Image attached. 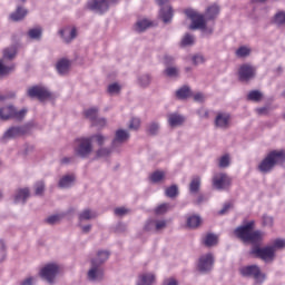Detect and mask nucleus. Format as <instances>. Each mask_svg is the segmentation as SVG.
<instances>
[{
  "label": "nucleus",
  "instance_id": "72a5a7b5",
  "mask_svg": "<svg viewBox=\"0 0 285 285\" xmlns=\"http://www.w3.org/2000/svg\"><path fill=\"white\" fill-rule=\"evenodd\" d=\"M193 92L190 91V87L188 86H183L176 91V97L177 99H188Z\"/></svg>",
  "mask_w": 285,
  "mask_h": 285
},
{
  "label": "nucleus",
  "instance_id": "393cba45",
  "mask_svg": "<svg viewBox=\"0 0 285 285\" xmlns=\"http://www.w3.org/2000/svg\"><path fill=\"white\" fill-rule=\"evenodd\" d=\"M14 70V65H8L3 58H0V79H3V77H8L10 72Z\"/></svg>",
  "mask_w": 285,
  "mask_h": 285
},
{
  "label": "nucleus",
  "instance_id": "de8ad7c7",
  "mask_svg": "<svg viewBox=\"0 0 285 285\" xmlns=\"http://www.w3.org/2000/svg\"><path fill=\"white\" fill-rule=\"evenodd\" d=\"M271 247L273 248L274 253H275V250H279L281 248H284L285 247V239L284 238L275 239L273 242V244L271 245Z\"/></svg>",
  "mask_w": 285,
  "mask_h": 285
},
{
  "label": "nucleus",
  "instance_id": "49530a36",
  "mask_svg": "<svg viewBox=\"0 0 285 285\" xmlns=\"http://www.w3.org/2000/svg\"><path fill=\"white\" fill-rule=\"evenodd\" d=\"M178 193H179V189H178L177 185H171L170 187H168L166 189L165 195L167 197L173 198V197H177Z\"/></svg>",
  "mask_w": 285,
  "mask_h": 285
},
{
  "label": "nucleus",
  "instance_id": "1a4fd4ad",
  "mask_svg": "<svg viewBox=\"0 0 285 285\" xmlns=\"http://www.w3.org/2000/svg\"><path fill=\"white\" fill-rule=\"evenodd\" d=\"M232 181L226 173H218L213 176L212 184L216 190H226V188L230 187Z\"/></svg>",
  "mask_w": 285,
  "mask_h": 285
},
{
  "label": "nucleus",
  "instance_id": "f704fd0d",
  "mask_svg": "<svg viewBox=\"0 0 285 285\" xmlns=\"http://www.w3.org/2000/svg\"><path fill=\"white\" fill-rule=\"evenodd\" d=\"M42 35L43 30L41 29V27H37L28 31V37L33 39L35 41H40Z\"/></svg>",
  "mask_w": 285,
  "mask_h": 285
},
{
  "label": "nucleus",
  "instance_id": "dca6fc26",
  "mask_svg": "<svg viewBox=\"0 0 285 285\" xmlns=\"http://www.w3.org/2000/svg\"><path fill=\"white\" fill-rule=\"evenodd\" d=\"M215 264V257L213 254H205L200 256L198 261V269L200 273H208V271H213V265Z\"/></svg>",
  "mask_w": 285,
  "mask_h": 285
},
{
  "label": "nucleus",
  "instance_id": "09e8293b",
  "mask_svg": "<svg viewBox=\"0 0 285 285\" xmlns=\"http://www.w3.org/2000/svg\"><path fill=\"white\" fill-rule=\"evenodd\" d=\"M165 75L167 77H178L179 75V69L177 67H167L165 69Z\"/></svg>",
  "mask_w": 285,
  "mask_h": 285
},
{
  "label": "nucleus",
  "instance_id": "13d9d810",
  "mask_svg": "<svg viewBox=\"0 0 285 285\" xmlns=\"http://www.w3.org/2000/svg\"><path fill=\"white\" fill-rule=\"evenodd\" d=\"M191 61L194 66H200V63H204L206 61V58H204V56L202 55H195L193 56Z\"/></svg>",
  "mask_w": 285,
  "mask_h": 285
},
{
  "label": "nucleus",
  "instance_id": "4d7b16f0",
  "mask_svg": "<svg viewBox=\"0 0 285 285\" xmlns=\"http://www.w3.org/2000/svg\"><path fill=\"white\" fill-rule=\"evenodd\" d=\"M89 139H96L98 146H104V144H106V139H108L106 136L98 134V135H94L91 136Z\"/></svg>",
  "mask_w": 285,
  "mask_h": 285
},
{
  "label": "nucleus",
  "instance_id": "7ed1b4c3",
  "mask_svg": "<svg viewBox=\"0 0 285 285\" xmlns=\"http://www.w3.org/2000/svg\"><path fill=\"white\" fill-rule=\"evenodd\" d=\"M284 149L273 150L261 161V164H258V170L259 173L266 175V173H271V170H273L277 164H284Z\"/></svg>",
  "mask_w": 285,
  "mask_h": 285
},
{
  "label": "nucleus",
  "instance_id": "58836bf2",
  "mask_svg": "<svg viewBox=\"0 0 285 285\" xmlns=\"http://www.w3.org/2000/svg\"><path fill=\"white\" fill-rule=\"evenodd\" d=\"M195 45V36L190 35V33H186L181 41H180V46L183 48H186L188 46H194Z\"/></svg>",
  "mask_w": 285,
  "mask_h": 285
},
{
  "label": "nucleus",
  "instance_id": "6e6552de",
  "mask_svg": "<svg viewBox=\"0 0 285 285\" xmlns=\"http://www.w3.org/2000/svg\"><path fill=\"white\" fill-rule=\"evenodd\" d=\"M40 277L48 282V284H55L57 275H59V266L55 263L45 265L39 273Z\"/></svg>",
  "mask_w": 285,
  "mask_h": 285
},
{
  "label": "nucleus",
  "instance_id": "a18cd8bd",
  "mask_svg": "<svg viewBox=\"0 0 285 285\" xmlns=\"http://www.w3.org/2000/svg\"><path fill=\"white\" fill-rule=\"evenodd\" d=\"M111 154H112V149H110L108 147H101L96 153L97 157H99V158L110 157Z\"/></svg>",
  "mask_w": 285,
  "mask_h": 285
},
{
  "label": "nucleus",
  "instance_id": "774afa93",
  "mask_svg": "<svg viewBox=\"0 0 285 285\" xmlns=\"http://www.w3.org/2000/svg\"><path fill=\"white\" fill-rule=\"evenodd\" d=\"M163 285H179V283H177V279L175 278H167L164 281Z\"/></svg>",
  "mask_w": 285,
  "mask_h": 285
},
{
  "label": "nucleus",
  "instance_id": "b1692460",
  "mask_svg": "<svg viewBox=\"0 0 285 285\" xmlns=\"http://www.w3.org/2000/svg\"><path fill=\"white\" fill-rule=\"evenodd\" d=\"M57 71L60 75H68L70 71V60L62 58L56 65Z\"/></svg>",
  "mask_w": 285,
  "mask_h": 285
},
{
  "label": "nucleus",
  "instance_id": "a211bd4d",
  "mask_svg": "<svg viewBox=\"0 0 285 285\" xmlns=\"http://www.w3.org/2000/svg\"><path fill=\"white\" fill-rule=\"evenodd\" d=\"M58 35L61 37L65 43H71L77 39V28L75 27H65L58 31Z\"/></svg>",
  "mask_w": 285,
  "mask_h": 285
},
{
  "label": "nucleus",
  "instance_id": "338daca9",
  "mask_svg": "<svg viewBox=\"0 0 285 285\" xmlns=\"http://www.w3.org/2000/svg\"><path fill=\"white\" fill-rule=\"evenodd\" d=\"M92 126H97L98 128H104L106 126V120L105 118H97L94 122Z\"/></svg>",
  "mask_w": 285,
  "mask_h": 285
},
{
  "label": "nucleus",
  "instance_id": "ddd939ff",
  "mask_svg": "<svg viewBox=\"0 0 285 285\" xmlns=\"http://www.w3.org/2000/svg\"><path fill=\"white\" fill-rule=\"evenodd\" d=\"M130 139V132L126 129H118L116 130L115 138L111 142L112 150H117V148H120V146H124L126 141Z\"/></svg>",
  "mask_w": 285,
  "mask_h": 285
},
{
  "label": "nucleus",
  "instance_id": "37998d69",
  "mask_svg": "<svg viewBox=\"0 0 285 285\" xmlns=\"http://www.w3.org/2000/svg\"><path fill=\"white\" fill-rule=\"evenodd\" d=\"M99 109L97 108H90L85 111V116L87 119H89L91 122H94L98 117Z\"/></svg>",
  "mask_w": 285,
  "mask_h": 285
},
{
  "label": "nucleus",
  "instance_id": "bb28decb",
  "mask_svg": "<svg viewBox=\"0 0 285 285\" xmlns=\"http://www.w3.org/2000/svg\"><path fill=\"white\" fill-rule=\"evenodd\" d=\"M14 57H17V47L16 46H11L8 47L6 49H3L2 52V59L8 61H12V59H14Z\"/></svg>",
  "mask_w": 285,
  "mask_h": 285
},
{
  "label": "nucleus",
  "instance_id": "ea45409f",
  "mask_svg": "<svg viewBox=\"0 0 285 285\" xmlns=\"http://www.w3.org/2000/svg\"><path fill=\"white\" fill-rule=\"evenodd\" d=\"M164 177H166V173L157 170L150 175V181H153V184H159V181L164 180Z\"/></svg>",
  "mask_w": 285,
  "mask_h": 285
},
{
  "label": "nucleus",
  "instance_id": "20e7f679",
  "mask_svg": "<svg viewBox=\"0 0 285 285\" xmlns=\"http://www.w3.org/2000/svg\"><path fill=\"white\" fill-rule=\"evenodd\" d=\"M28 115V109L22 108L20 110L12 105H8L0 108V119L1 121H8L10 119H14L16 121H23Z\"/></svg>",
  "mask_w": 285,
  "mask_h": 285
},
{
  "label": "nucleus",
  "instance_id": "052dcab7",
  "mask_svg": "<svg viewBox=\"0 0 285 285\" xmlns=\"http://www.w3.org/2000/svg\"><path fill=\"white\" fill-rule=\"evenodd\" d=\"M263 226H267V228L273 227V216L264 215L263 216Z\"/></svg>",
  "mask_w": 285,
  "mask_h": 285
},
{
  "label": "nucleus",
  "instance_id": "39448f33",
  "mask_svg": "<svg viewBox=\"0 0 285 285\" xmlns=\"http://www.w3.org/2000/svg\"><path fill=\"white\" fill-rule=\"evenodd\" d=\"M75 153L77 157L86 159L90 157L92 153V139L91 138H79L76 140Z\"/></svg>",
  "mask_w": 285,
  "mask_h": 285
},
{
  "label": "nucleus",
  "instance_id": "473e14b6",
  "mask_svg": "<svg viewBox=\"0 0 285 285\" xmlns=\"http://www.w3.org/2000/svg\"><path fill=\"white\" fill-rule=\"evenodd\" d=\"M97 217V212L90 210V209H83L79 214V222H88L90 219H95Z\"/></svg>",
  "mask_w": 285,
  "mask_h": 285
},
{
  "label": "nucleus",
  "instance_id": "412c9836",
  "mask_svg": "<svg viewBox=\"0 0 285 285\" xmlns=\"http://www.w3.org/2000/svg\"><path fill=\"white\" fill-rule=\"evenodd\" d=\"M155 274L153 273H142L138 276L136 285H153L155 284Z\"/></svg>",
  "mask_w": 285,
  "mask_h": 285
},
{
  "label": "nucleus",
  "instance_id": "4be33fe9",
  "mask_svg": "<svg viewBox=\"0 0 285 285\" xmlns=\"http://www.w3.org/2000/svg\"><path fill=\"white\" fill-rule=\"evenodd\" d=\"M28 197H30V189H19L14 195V204H24L28 202Z\"/></svg>",
  "mask_w": 285,
  "mask_h": 285
},
{
  "label": "nucleus",
  "instance_id": "e433bc0d",
  "mask_svg": "<svg viewBox=\"0 0 285 285\" xmlns=\"http://www.w3.org/2000/svg\"><path fill=\"white\" fill-rule=\"evenodd\" d=\"M150 81H153V78L148 73H144L138 77V86L141 88H148V86H150Z\"/></svg>",
  "mask_w": 285,
  "mask_h": 285
},
{
  "label": "nucleus",
  "instance_id": "4468645a",
  "mask_svg": "<svg viewBox=\"0 0 285 285\" xmlns=\"http://www.w3.org/2000/svg\"><path fill=\"white\" fill-rule=\"evenodd\" d=\"M169 0H156L157 6H160L159 17L163 19L164 23H170L173 21V7L166 6Z\"/></svg>",
  "mask_w": 285,
  "mask_h": 285
},
{
  "label": "nucleus",
  "instance_id": "9b49d317",
  "mask_svg": "<svg viewBox=\"0 0 285 285\" xmlns=\"http://www.w3.org/2000/svg\"><path fill=\"white\" fill-rule=\"evenodd\" d=\"M27 95L31 97V99H39V101H46V99H50V91L46 89V87L41 86L30 87L27 91Z\"/></svg>",
  "mask_w": 285,
  "mask_h": 285
},
{
  "label": "nucleus",
  "instance_id": "0eeeda50",
  "mask_svg": "<svg viewBox=\"0 0 285 285\" xmlns=\"http://www.w3.org/2000/svg\"><path fill=\"white\" fill-rule=\"evenodd\" d=\"M240 275H243V277H254L255 284H263V282L266 279V275L262 274V271L257 265L242 267Z\"/></svg>",
  "mask_w": 285,
  "mask_h": 285
},
{
  "label": "nucleus",
  "instance_id": "e2e57ef3",
  "mask_svg": "<svg viewBox=\"0 0 285 285\" xmlns=\"http://www.w3.org/2000/svg\"><path fill=\"white\" fill-rule=\"evenodd\" d=\"M166 220L161 219H156V233H159V230H164L166 228Z\"/></svg>",
  "mask_w": 285,
  "mask_h": 285
},
{
  "label": "nucleus",
  "instance_id": "c85d7f7f",
  "mask_svg": "<svg viewBox=\"0 0 285 285\" xmlns=\"http://www.w3.org/2000/svg\"><path fill=\"white\" fill-rule=\"evenodd\" d=\"M153 26V22L148 19H140L135 24L136 32H144L145 30H148Z\"/></svg>",
  "mask_w": 285,
  "mask_h": 285
},
{
  "label": "nucleus",
  "instance_id": "4c0bfd02",
  "mask_svg": "<svg viewBox=\"0 0 285 285\" xmlns=\"http://www.w3.org/2000/svg\"><path fill=\"white\" fill-rule=\"evenodd\" d=\"M247 99L249 101L259 102L262 99H264V94L259 90H253L247 95Z\"/></svg>",
  "mask_w": 285,
  "mask_h": 285
},
{
  "label": "nucleus",
  "instance_id": "a878e982",
  "mask_svg": "<svg viewBox=\"0 0 285 285\" xmlns=\"http://www.w3.org/2000/svg\"><path fill=\"white\" fill-rule=\"evenodd\" d=\"M272 23L276 28H285V11H277L272 19Z\"/></svg>",
  "mask_w": 285,
  "mask_h": 285
},
{
  "label": "nucleus",
  "instance_id": "a19ab883",
  "mask_svg": "<svg viewBox=\"0 0 285 285\" xmlns=\"http://www.w3.org/2000/svg\"><path fill=\"white\" fill-rule=\"evenodd\" d=\"M230 166V155L225 154L218 158V167L228 168Z\"/></svg>",
  "mask_w": 285,
  "mask_h": 285
},
{
  "label": "nucleus",
  "instance_id": "cd10ccee",
  "mask_svg": "<svg viewBox=\"0 0 285 285\" xmlns=\"http://www.w3.org/2000/svg\"><path fill=\"white\" fill-rule=\"evenodd\" d=\"M26 14H28V10L18 7L17 10L10 14V19L11 21H21L24 19Z\"/></svg>",
  "mask_w": 285,
  "mask_h": 285
},
{
  "label": "nucleus",
  "instance_id": "bf43d9fd",
  "mask_svg": "<svg viewBox=\"0 0 285 285\" xmlns=\"http://www.w3.org/2000/svg\"><path fill=\"white\" fill-rule=\"evenodd\" d=\"M36 284H37V277L35 276H29L20 283V285H36Z\"/></svg>",
  "mask_w": 285,
  "mask_h": 285
},
{
  "label": "nucleus",
  "instance_id": "6ab92c4d",
  "mask_svg": "<svg viewBox=\"0 0 285 285\" xmlns=\"http://www.w3.org/2000/svg\"><path fill=\"white\" fill-rule=\"evenodd\" d=\"M185 121L186 118L177 112H171L167 115V122L170 128H179V126H184Z\"/></svg>",
  "mask_w": 285,
  "mask_h": 285
},
{
  "label": "nucleus",
  "instance_id": "7c9ffc66",
  "mask_svg": "<svg viewBox=\"0 0 285 285\" xmlns=\"http://www.w3.org/2000/svg\"><path fill=\"white\" fill-rule=\"evenodd\" d=\"M218 16H219V6L217 4H213L208 7L205 12V17L208 20L217 19Z\"/></svg>",
  "mask_w": 285,
  "mask_h": 285
},
{
  "label": "nucleus",
  "instance_id": "5701e85b",
  "mask_svg": "<svg viewBox=\"0 0 285 285\" xmlns=\"http://www.w3.org/2000/svg\"><path fill=\"white\" fill-rule=\"evenodd\" d=\"M75 184V175H65L58 181L59 188H72Z\"/></svg>",
  "mask_w": 285,
  "mask_h": 285
},
{
  "label": "nucleus",
  "instance_id": "864d4df0",
  "mask_svg": "<svg viewBox=\"0 0 285 285\" xmlns=\"http://www.w3.org/2000/svg\"><path fill=\"white\" fill-rule=\"evenodd\" d=\"M139 126H141V120L139 118H131L129 130H139Z\"/></svg>",
  "mask_w": 285,
  "mask_h": 285
},
{
  "label": "nucleus",
  "instance_id": "2eb2a0df",
  "mask_svg": "<svg viewBox=\"0 0 285 285\" xmlns=\"http://www.w3.org/2000/svg\"><path fill=\"white\" fill-rule=\"evenodd\" d=\"M255 67L245 63L242 65L238 69V79L239 81H250V79H255Z\"/></svg>",
  "mask_w": 285,
  "mask_h": 285
},
{
  "label": "nucleus",
  "instance_id": "0e129e2a",
  "mask_svg": "<svg viewBox=\"0 0 285 285\" xmlns=\"http://www.w3.org/2000/svg\"><path fill=\"white\" fill-rule=\"evenodd\" d=\"M115 215L124 217V215H128V209L126 207H118L115 209Z\"/></svg>",
  "mask_w": 285,
  "mask_h": 285
},
{
  "label": "nucleus",
  "instance_id": "9d476101",
  "mask_svg": "<svg viewBox=\"0 0 285 285\" xmlns=\"http://www.w3.org/2000/svg\"><path fill=\"white\" fill-rule=\"evenodd\" d=\"M87 279L89 282H101L104 279V267L97 264V261H91V266L87 273Z\"/></svg>",
  "mask_w": 285,
  "mask_h": 285
},
{
  "label": "nucleus",
  "instance_id": "5fc2aeb1",
  "mask_svg": "<svg viewBox=\"0 0 285 285\" xmlns=\"http://www.w3.org/2000/svg\"><path fill=\"white\" fill-rule=\"evenodd\" d=\"M248 55H250V49H248L247 47H239L236 50V56L240 58L248 57Z\"/></svg>",
  "mask_w": 285,
  "mask_h": 285
},
{
  "label": "nucleus",
  "instance_id": "f3484780",
  "mask_svg": "<svg viewBox=\"0 0 285 285\" xmlns=\"http://www.w3.org/2000/svg\"><path fill=\"white\" fill-rule=\"evenodd\" d=\"M214 124L216 128H220V130L230 128V114L224 111L217 112Z\"/></svg>",
  "mask_w": 285,
  "mask_h": 285
},
{
  "label": "nucleus",
  "instance_id": "8fccbe9b",
  "mask_svg": "<svg viewBox=\"0 0 285 285\" xmlns=\"http://www.w3.org/2000/svg\"><path fill=\"white\" fill-rule=\"evenodd\" d=\"M149 135H157L159 132V122H150L147 127Z\"/></svg>",
  "mask_w": 285,
  "mask_h": 285
},
{
  "label": "nucleus",
  "instance_id": "6e6d98bb",
  "mask_svg": "<svg viewBox=\"0 0 285 285\" xmlns=\"http://www.w3.org/2000/svg\"><path fill=\"white\" fill-rule=\"evenodd\" d=\"M145 230L148 233H156V219H150L145 225Z\"/></svg>",
  "mask_w": 285,
  "mask_h": 285
},
{
  "label": "nucleus",
  "instance_id": "79ce46f5",
  "mask_svg": "<svg viewBox=\"0 0 285 285\" xmlns=\"http://www.w3.org/2000/svg\"><path fill=\"white\" fill-rule=\"evenodd\" d=\"M199 224H202V218L199 216H189L187 218V226L189 228H197V226H199Z\"/></svg>",
  "mask_w": 285,
  "mask_h": 285
},
{
  "label": "nucleus",
  "instance_id": "c756f323",
  "mask_svg": "<svg viewBox=\"0 0 285 285\" xmlns=\"http://www.w3.org/2000/svg\"><path fill=\"white\" fill-rule=\"evenodd\" d=\"M109 257H110V252L99 250L97 253V256L92 258L91 262H96V264H99V266H101V264H104L105 262H108Z\"/></svg>",
  "mask_w": 285,
  "mask_h": 285
},
{
  "label": "nucleus",
  "instance_id": "f8f14e48",
  "mask_svg": "<svg viewBox=\"0 0 285 285\" xmlns=\"http://www.w3.org/2000/svg\"><path fill=\"white\" fill-rule=\"evenodd\" d=\"M252 255H255L256 257H259L264 262H273L275 257V249H273L271 246L267 247H253Z\"/></svg>",
  "mask_w": 285,
  "mask_h": 285
},
{
  "label": "nucleus",
  "instance_id": "c9c22d12",
  "mask_svg": "<svg viewBox=\"0 0 285 285\" xmlns=\"http://www.w3.org/2000/svg\"><path fill=\"white\" fill-rule=\"evenodd\" d=\"M203 242L205 246L210 248L212 246H217L218 237L215 234H207Z\"/></svg>",
  "mask_w": 285,
  "mask_h": 285
},
{
  "label": "nucleus",
  "instance_id": "423d86ee",
  "mask_svg": "<svg viewBox=\"0 0 285 285\" xmlns=\"http://www.w3.org/2000/svg\"><path fill=\"white\" fill-rule=\"evenodd\" d=\"M117 3H119V0H90L88 8L98 14H104V12H108V10H110L112 6H117Z\"/></svg>",
  "mask_w": 285,
  "mask_h": 285
},
{
  "label": "nucleus",
  "instance_id": "f257e3e1",
  "mask_svg": "<svg viewBox=\"0 0 285 285\" xmlns=\"http://www.w3.org/2000/svg\"><path fill=\"white\" fill-rule=\"evenodd\" d=\"M255 228V220H250L245 225L235 229V235L238 239H242L245 244H259L264 239V233L259 230L253 232Z\"/></svg>",
  "mask_w": 285,
  "mask_h": 285
},
{
  "label": "nucleus",
  "instance_id": "3c124183",
  "mask_svg": "<svg viewBox=\"0 0 285 285\" xmlns=\"http://www.w3.org/2000/svg\"><path fill=\"white\" fill-rule=\"evenodd\" d=\"M121 90V86L117 82H114L108 86V92L109 95H118V92Z\"/></svg>",
  "mask_w": 285,
  "mask_h": 285
},
{
  "label": "nucleus",
  "instance_id": "f03ea898",
  "mask_svg": "<svg viewBox=\"0 0 285 285\" xmlns=\"http://www.w3.org/2000/svg\"><path fill=\"white\" fill-rule=\"evenodd\" d=\"M185 14L187 19H190L191 24L189 30H202L204 37L213 35V28L206 27V18L195 9H186Z\"/></svg>",
  "mask_w": 285,
  "mask_h": 285
},
{
  "label": "nucleus",
  "instance_id": "680f3d73",
  "mask_svg": "<svg viewBox=\"0 0 285 285\" xmlns=\"http://www.w3.org/2000/svg\"><path fill=\"white\" fill-rule=\"evenodd\" d=\"M47 224H58V222H61V216L59 215H52V216H49L47 219H46Z\"/></svg>",
  "mask_w": 285,
  "mask_h": 285
},
{
  "label": "nucleus",
  "instance_id": "69168bd1",
  "mask_svg": "<svg viewBox=\"0 0 285 285\" xmlns=\"http://www.w3.org/2000/svg\"><path fill=\"white\" fill-rule=\"evenodd\" d=\"M3 259H6V244L0 240V262H3Z\"/></svg>",
  "mask_w": 285,
  "mask_h": 285
},
{
  "label": "nucleus",
  "instance_id": "603ef678",
  "mask_svg": "<svg viewBox=\"0 0 285 285\" xmlns=\"http://www.w3.org/2000/svg\"><path fill=\"white\" fill-rule=\"evenodd\" d=\"M168 208H170V205L164 203L156 207L155 213L156 215H164V213H168Z\"/></svg>",
  "mask_w": 285,
  "mask_h": 285
},
{
  "label": "nucleus",
  "instance_id": "aec40b11",
  "mask_svg": "<svg viewBox=\"0 0 285 285\" xmlns=\"http://www.w3.org/2000/svg\"><path fill=\"white\" fill-rule=\"evenodd\" d=\"M27 128L23 126L10 127L4 134V139H14V137H21V135H26Z\"/></svg>",
  "mask_w": 285,
  "mask_h": 285
},
{
  "label": "nucleus",
  "instance_id": "2f4dec72",
  "mask_svg": "<svg viewBox=\"0 0 285 285\" xmlns=\"http://www.w3.org/2000/svg\"><path fill=\"white\" fill-rule=\"evenodd\" d=\"M202 187V178L199 176H195L189 184V191L195 195L199 193V188Z\"/></svg>",
  "mask_w": 285,
  "mask_h": 285
},
{
  "label": "nucleus",
  "instance_id": "c03bdc74",
  "mask_svg": "<svg viewBox=\"0 0 285 285\" xmlns=\"http://www.w3.org/2000/svg\"><path fill=\"white\" fill-rule=\"evenodd\" d=\"M43 190H46V183H43V180H40L35 184V195H37V197L43 195Z\"/></svg>",
  "mask_w": 285,
  "mask_h": 285
}]
</instances>
